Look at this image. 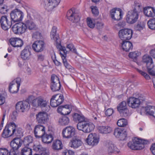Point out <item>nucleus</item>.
Segmentation results:
<instances>
[{
    "instance_id": "obj_58",
    "label": "nucleus",
    "mask_w": 155,
    "mask_h": 155,
    "mask_svg": "<svg viewBox=\"0 0 155 155\" xmlns=\"http://www.w3.org/2000/svg\"><path fill=\"white\" fill-rule=\"evenodd\" d=\"M13 141H14L12 140L10 143V146L12 148L11 150H18V149L19 148L18 147V146Z\"/></svg>"
},
{
    "instance_id": "obj_1",
    "label": "nucleus",
    "mask_w": 155,
    "mask_h": 155,
    "mask_svg": "<svg viewBox=\"0 0 155 155\" xmlns=\"http://www.w3.org/2000/svg\"><path fill=\"white\" fill-rule=\"evenodd\" d=\"M31 102L32 106L36 107H40L42 110L45 111H48L50 109L48 105V102L45 97L40 96L35 98L32 99Z\"/></svg>"
},
{
    "instance_id": "obj_29",
    "label": "nucleus",
    "mask_w": 155,
    "mask_h": 155,
    "mask_svg": "<svg viewBox=\"0 0 155 155\" xmlns=\"http://www.w3.org/2000/svg\"><path fill=\"white\" fill-rule=\"evenodd\" d=\"M12 136L20 137L22 134L21 129L18 128L17 126L14 122H12Z\"/></svg>"
},
{
    "instance_id": "obj_35",
    "label": "nucleus",
    "mask_w": 155,
    "mask_h": 155,
    "mask_svg": "<svg viewBox=\"0 0 155 155\" xmlns=\"http://www.w3.org/2000/svg\"><path fill=\"white\" fill-rule=\"evenodd\" d=\"M82 143L79 139H75L71 140L69 143V146L74 148H76L81 146Z\"/></svg>"
},
{
    "instance_id": "obj_4",
    "label": "nucleus",
    "mask_w": 155,
    "mask_h": 155,
    "mask_svg": "<svg viewBox=\"0 0 155 155\" xmlns=\"http://www.w3.org/2000/svg\"><path fill=\"white\" fill-rule=\"evenodd\" d=\"M95 126L92 123L86 120L77 125V129L85 133H89L94 128Z\"/></svg>"
},
{
    "instance_id": "obj_50",
    "label": "nucleus",
    "mask_w": 155,
    "mask_h": 155,
    "mask_svg": "<svg viewBox=\"0 0 155 155\" xmlns=\"http://www.w3.org/2000/svg\"><path fill=\"white\" fill-rule=\"evenodd\" d=\"M55 96L54 95H53L50 100V105L53 107H57L59 106Z\"/></svg>"
},
{
    "instance_id": "obj_7",
    "label": "nucleus",
    "mask_w": 155,
    "mask_h": 155,
    "mask_svg": "<svg viewBox=\"0 0 155 155\" xmlns=\"http://www.w3.org/2000/svg\"><path fill=\"white\" fill-rule=\"evenodd\" d=\"M11 19L13 23L22 20L24 16L23 12L18 9L12 11L10 13Z\"/></svg>"
},
{
    "instance_id": "obj_31",
    "label": "nucleus",
    "mask_w": 155,
    "mask_h": 155,
    "mask_svg": "<svg viewBox=\"0 0 155 155\" xmlns=\"http://www.w3.org/2000/svg\"><path fill=\"white\" fill-rule=\"evenodd\" d=\"M122 47L123 50L126 51H129L133 48L132 43L129 41H123Z\"/></svg>"
},
{
    "instance_id": "obj_23",
    "label": "nucleus",
    "mask_w": 155,
    "mask_h": 155,
    "mask_svg": "<svg viewBox=\"0 0 155 155\" xmlns=\"http://www.w3.org/2000/svg\"><path fill=\"white\" fill-rule=\"evenodd\" d=\"M9 42L14 47H21L23 44V41L19 38H11L9 39Z\"/></svg>"
},
{
    "instance_id": "obj_61",
    "label": "nucleus",
    "mask_w": 155,
    "mask_h": 155,
    "mask_svg": "<svg viewBox=\"0 0 155 155\" xmlns=\"http://www.w3.org/2000/svg\"><path fill=\"white\" fill-rule=\"evenodd\" d=\"M37 61L39 62L44 61L45 58V55L42 54H39L37 55Z\"/></svg>"
},
{
    "instance_id": "obj_43",
    "label": "nucleus",
    "mask_w": 155,
    "mask_h": 155,
    "mask_svg": "<svg viewBox=\"0 0 155 155\" xmlns=\"http://www.w3.org/2000/svg\"><path fill=\"white\" fill-rule=\"evenodd\" d=\"M69 120L68 118L64 115L59 119V122L61 125H67L69 123Z\"/></svg>"
},
{
    "instance_id": "obj_38",
    "label": "nucleus",
    "mask_w": 155,
    "mask_h": 155,
    "mask_svg": "<svg viewBox=\"0 0 155 155\" xmlns=\"http://www.w3.org/2000/svg\"><path fill=\"white\" fill-rule=\"evenodd\" d=\"M41 138L42 141L46 143H51L53 140V137L52 135L47 134L45 133Z\"/></svg>"
},
{
    "instance_id": "obj_55",
    "label": "nucleus",
    "mask_w": 155,
    "mask_h": 155,
    "mask_svg": "<svg viewBox=\"0 0 155 155\" xmlns=\"http://www.w3.org/2000/svg\"><path fill=\"white\" fill-rule=\"evenodd\" d=\"M154 67V65H153V66L151 67L150 66L149 67V68H147V71L149 74L153 76H155V70H153V68Z\"/></svg>"
},
{
    "instance_id": "obj_42",
    "label": "nucleus",
    "mask_w": 155,
    "mask_h": 155,
    "mask_svg": "<svg viewBox=\"0 0 155 155\" xmlns=\"http://www.w3.org/2000/svg\"><path fill=\"white\" fill-rule=\"evenodd\" d=\"M32 154V149L27 146L22 148L20 152V155H31Z\"/></svg>"
},
{
    "instance_id": "obj_28",
    "label": "nucleus",
    "mask_w": 155,
    "mask_h": 155,
    "mask_svg": "<svg viewBox=\"0 0 155 155\" xmlns=\"http://www.w3.org/2000/svg\"><path fill=\"white\" fill-rule=\"evenodd\" d=\"M24 24L25 25L26 30L28 29L29 30H34L36 29V25L30 16L29 18L27 19Z\"/></svg>"
},
{
    "instance_id": "obj_37",
    "label": "nucleus",
    "mask_w": 155,
    "mask_h": 155,
    "mask_svg": "<svg viewBox=\"0 0 155 155\" xmlns=\"http://www.w3.org/2000/svg\"><path fill=\"white\" fill-rule=\"evenodd\" d=\"M19 86L16 84L15 83L12 82L10 83L9 85V90L10 93H15L18 92L19 90Z\"/></svg>"
},
{
    "instance_id": "obj_11",
    "label": "nucleus",
    "mask_w": 155,
    "mask_h": 155,
    "mask_svg": "<svg viewBox=\"0 0 155 155\" xmlns=\"http://www.w3.org/2000/svg\"><path fill=\"white\" fill-rule=\"evenodd\" d=\"M99 136L96 133L90 134L86 139L87 144L92 146L97 145L99 141Z\"/></svg>"
},
{
    "instance_id": "obj_46",
    "label": "nucleus",
    "mask_w": 155,
    "mask_h": 155,
    "mask_svg": "<svg viewBox=\"0 0 155 155\" xmlns=\"http://www.w3.org/2000/svg\"><path fill=\"white\" fill-rule=\"evenodd\" d=\"M149 28L152 30H155V18L150 19L147 23Z\"/></svg>"
},
{
    "instance_id": "obj_18",
    "label": "nucleus",
    "mask_w": 155,
    "mask_h": 155,
    "mask_svg": "<svg viewBox=\"0 0 155 155\" xmlns=\"http://www.w3.org/2000/svg\"><path fill=\"white\" fill-rule=\"evenodd\" d=\"M59 48L60 51H61L63 52V53H62L61 52H60V54L62 59L63 63L64 66L67 68L70 69L71 68V66L68 63L66 59L67 51H66L65 47L64 46H61V48Z\"/></svg>"
},
{
    "instance_id": "obj_45",
    "label": "nucleus",
    "mask_w": 155,
    "mask_h": 155,
    "mask_svg": "<svg viewBox=\"0 0 155 155\" xmlns=\"http://www.w3.org/2000/svg\"><path fill=\"white\" fill-rule=\"evenodd\" d=\"M117 124L119 127H124L127 124V121L126 119L121 118L118 120Z\"/></svg>"
},
{
    "instance_id": "obj_49",
    "label": "nucleus",
    "mask_w": 155,
    "mask_h": 155,
    "mask_svg": "<svg viewBox=\"0 0 155 155\" xmlns=\"http://www.w3.org/2000/svg\"><path fill=\"white\" fill-rule=\"evenodd\" d=\"M140 53L139 52L135 51L130 53L129 56L130 58L134 60L136 59L137 57L140 55Z\"/></svg>"
},
{
    "instance_id": "obj_2",
    "label": "nucleus",
    "mask_w": 155,
    "mask_h": 155,
    "mask_svg": "<svg viewBox=\"0 0 155 155\" xmlns=\"http://www.w3.org/2000/svg\"><path fill=\"white\" fill-rule=\"evenodd\" d=\"M147 140H142L140 138L135 137L132 139V141L129 142L127 143L129 147L132 150H141L144 147V145L149 143Z\"/></svg>"
},
{
    "instance_id": "obj_30",
    "label": "nucleus",
    "mask_w": 155,
    "mask_h": 155,
    "mask_svg": "<svg viewBox=\"0 0 155 155\" xmlns=\"http://www.w3.org/2000/svg\"><path fill=\"white\" fill-rule=\"evenodd\" d=\"M142 61L143 63H146L147 68L150 66L152 67L153 65L152 58L147 55H145L142 58Z\"/></svg>"
},
{
    "instance_id": "obj_10",
    "label": "nucleus",
    "mask_w": 155,
    "mask_h": 155,
    "mask_svg": "<svg viewBox=\"0 0 155 155\" xmlns=\"http://www.w3.org/2000/svg\"><path fill=\"white\" fill-rule=\"evenodd\" d=\"M75 132V129L74 127L67 126L63 130L62 134L64 137L69 138L74 136Z\"/></svg>"
},
{
    "instance_id": "obj_62",
    "label": "nucleus",
    "mask_w": 155,
    "mask_h": 155,
    "mask_svg": "<svg viewBox=\"0 0 155 155\" xmlns=\"http://www.w3.org/2000/svg\"><path fill=\"white\" fill-rule=\"evenodd\" d=\"M92 13L95 15H97L99 13L98 9L96 7H91Z\"/></svg>"
},
{
    "instance_id": "obj_24",
    "label": "nucleus",
    "mask_w": 155,
    "mask_h": 155,
    "mask_svg": "<svg viewBox=\"0 0 155 155\" xmlns=\"http://www.w3.org/2000/svg\"><path fill=\"white\" fill-rule=\"evenodd\" d=\"M60 0H49L48 3L45 5V8L48 11H51L59 4Z\"/></svg>"
},
{
    "instance_id": "obj_33",
    "label": "nucleus",
    "mask_w": 155,
    "mask_h": 155,
    "mask_svg": "<svg viewBox=\"0 0 155 155\" xmlns=\"http://www.w3.org/2000/svg\"><path fill=\"white\" fill-rule=\"evenodd\" d=\"M144 13L147 17H153L155 16V10L153 8L148 7L144 8Z\"/></svg>"
},
{
    "instance_id": "obj_13",
    "label": "nucleus",
    "mask_w": 155,
    "mask_h": 155,
    "mask_svg": "<svg viewBox=\"0 0 155 155\" xmlns=\"http://www.w3.org/2000/svg\"><path fill=\"white\" fill-rule=\"evenodd\" d=\"M25 25L23 23H19L14 25L12 29L14 33L16 34H20L25 32L26 30Z\"/></svg>"
},
{
    "instance_id": "obj_56",
    "label": "nucleus",
    "mask_w": 155,
    "mask_h": 155,
    "mask_svg": "<svg viewBox=\"0 0 155 155\" xmlns=\"http://www.w3.org/2000/svg\"><path fill=\"white\" fill-rule=\"evenodd\" d=\"M9 150L5 148H0V155H8Z\"/></svg>"
},
{
    "instance_id": "obj_54",
    "label": "nucleus",
    "mask_w": 155,
    "mask_h": 155,
    "mask_svg": "<svg viewBox=\"0 0 155 155\" xmlns=\"http://www.w3.org/2000/svg\"><path fill=\"white\" fill-rule=\"evenodd\" d=\"M137 71L142 75L146 79L149 80L150 79V76L146 72L140 70L138 68L136 69Z\"/></svg>"
},
{
    "instance_id": "obj_25",
    "label": "nucleus",
    "mask_w": 155,
    "mask_h": 155,
    "mask_svg": "<svg viewBox=\"0 0 155 155\" xmlns=\"http://www.w3.org/2000/svg\"><path fill=\"white\" fill-rule=\"evenodd\" d=\"M30 49L31 48L29 46H27L21 51V56L23 60H28L30 58L31 56Z\"/></svg>"
},
{
    "instance_id": "obj_57",
    "label": "nucleus",
    "mask_w": 155,
    "mask_h": 155,
    "mask_svg": "<svg viewBox=\"0 0 155 155\" xmlns=\"http://www.w3.org/2000/svg\"><path fill=\"white\" fill-rule=\"evenodd\" d=\"M67 48L70 51L76 53V49L74 47L73 45L72 44H70L67 45Z\"/></svg>"
},
{
    "instance_id": "obj_36",
    "label": "nucleus",
    "mask_w": 155,
    "mask_h": 155,
    "mask_svg": "<svg viewBox=\"0 0 155 155\" xmlns=\"http://www.w3.org/2000/svg\"><path fill=\"white\" fill-rule=\"evenodd\" d=\"M145 111L147 114L153 116L155 118V107L147 106L145 107Z\"/></svg>"
},
{
    "instance_id": "obj_48",
    "label": "nucleus",
    "mask_w": 155,
    "mask_h": 155,
    "mask_svg": "<svg viewBox=\"0 0 155 155\" xmlns=\"http://www.w3.org/2000/svg\"><path fill=\"white\" fill-rule=\"evenodd\" d=\"M55 96V98L57 101V102L58 103L59 105L61 104L64 101V97L62 94L59 95L57 94L54 95Z\"/></svg>"
},
{
    "instance_id": "obj_32",
    "label": "nucleus",
    "mask_w": 155,
    "mask_h": 155,
    "mask_svg": "<svg viewBox=\"0 0 155 155\" xmlns=\"http://www.w3.org/2000/svg\"><path fill=\"white\" fill-rule=\"evenodd\" d=\"M73 117L75 121H78L77 125L81 123L84 122L86 120L85 117L81 113H75L73 115Z\"/></svg>"
},
{
    "instance_id": "obj_16",
    "label": "nucleus",
    "mask_w": 155,
    "mask_h": 155,
    "mask_svg": "<svg viewBox=\"0 0 155 155\" xmlns=\"http://www.w3.org/2000/svg\"><path fill=\"white\" fill-rule=\"evenodd\" d=\"M139 14L130 11L128 12L127 15L126 20L127 22L130 24H133L137 21Z\"/></svg>"
},
{
    "instance_id": "obj_53",
    "label": "nucleus",
    "mask_w": 155,
    "mask_h": 155,
    "mask_svg": "<svg viewBox=\"0 0 155 155\" xmlns=\"http://www.w3.org/2000/svg\"><path fill=\"white\" fill-rule=\"evenodd\" d=\"M12 140L14 141L13 142H14L18 146V147L19 148L21 146L22 144V140L20 138L15 137Z\"/></svg>"
},
{
    "instance_id": "obj_34",
    "label": "nucleus",
    "mask_w": 155,
    "mask_h": 155,
    "mask_svg": "<svg viewBox=\"0 0 155 155\" xmlns=\"http://www.w3.org/2000/svg\"><path fill=\"white\" fill-rule=\"evenodd\" d=\"M98 131L102 134H107L110 133L112 131V129L108 126H99L97 128Z\"/></svg>"
},
{
    "instance_id": "obj_14",
    "label": "nucleus",
    "mask_w": 155,
    "mask_h": 155,
    "mask_svg": "<svg viewBox=\"0 0 155 155\" xmlns=\"http://www.w3.org/2000/svg\"><path fill=\"white\" fill-rule=\"evenodd\" d=\"M57 28L55 26L52 27L51 31V39H53L56 42L55 45L57 48L58 49L62 46L61 45V42L59 37L56 33Z\"/></svg>"
},
{
    "instance_id": "obj_21",
    "label": "nucleus",
    "mask_w": 155,
    "mask_h": 155,
    "mask_svg": "<svg viewBox=\"0 0 155 155\" xmlns=\"http://www.w3.org/2000/svg\"><path fill=\"white\" fill-rule=\"evenodd\" d=\"M127 102L129 106L133 108L138 107L140 104V101L139 98L133 97L128 99Z\"/></svg>"
},
{
    "instance_id": "obj_17",
    "label": "nucleus",
    "mask_w": 155,
    "mask_h": 155,
    "mask_svg": "<svg viewBox=\"0 0 155 155\" xmlns=\"http://www.w3.org/2000/svg\"><path fill=\"white\" fill-rule=\"evenodd\" d=\"M45 45L43 41L37 40L33 44L32 48L36 52H41L43 51L45 48Z\"/></svg>"
},
{
    "instance_id": "obj_27",
    "label": "nucleus",
    "mask_w": 155,
    "mask_h": 155,
    "mask_svg": "<svg viewBox=\"0 0 155 155\" xmlns=\"http://www.w3.org/2000/svg\"><path fill=\"white\" fill-rule=\"evenodd\" d=\"M111 17L115 20H119L121 18V10L118 8L117 11L114 9L111 10L110 11Z\"/></svg>"
},
{
    "instance_id": "obj_51",
    "label": "nucleus",
    "mask_w": 155,
    "mask_h": 155,
    "mask_svg": "<svg viewBox=\"0 0 155 155\" xmlns=\"http://www.w3.org/2000/svg\"><path fill=\"white\" fill-rule=\"evenodd\" d=\"M87 24L89 27L91 28H94L95 25L94 21L89 18L87 19Z\"/></svg>"
},
{
    "instance_id": "obj_8",
    "label": "nucleus",
    "mask_w": 155,
    "mask_h": 155,
    "mask_svg": "<svg viewBox=\"0 0 155 155\" xmlns=\"http://www.w3.org/2000/svg\"><path fill=\"white\" fill-rule=\"evenodd\" d=\"M117 108L121 116L126 117L129 115V112L127 108L126 101L121 102L117 107Z\"/></svg>"
},
{
    "instance_id": "obj_63",
    "label": "nucleus",
    "mask_w": 155,
    "mask_h": 155,
    "mask_svg": "<svg viewBox=\"0 0 155 155\" xmlns=\"http://www.w3.org/2000/svg\"><path fill=\"white\" fill-rule=\"evenodd\" d=\"M41 33L37 31L36 32L34 33L32 36V37L33 38L36 39H40L41 38Z\"/></svg>"
},
{
    "instance_id": "obj_5",
    "label": "nucleus",
    "mask_w": 155,
    "mask_h": 155,
    "mask_svg": "<svg viewBox=\"0 0 155 155\" xmlns=\"http://www.w3.org/2000/svg\"><path fill=\"white\" fill-rule=\"evenodd\" d=\"M119 36L122 41H126L130 39L132 36L133 31L132 30L128 28H124L120 30L119 32Z\"/></svg>"
},
{
    "instance_id": "obj_39",
    "label": "nucleus",
    "mask_w": 155,
    "mask_h": 155,
    "mask_svg": "<svg viewBox=\"0 0 155 155\" xmlns=\"http://www.w3.org/2000/svg\"><path fill=\"white\" fill-rule=\"evenodd\" d=\"M141 5L140 4L138 3L137 1H135L133 6V9L130 11L136 12V13H138L139 14V13L141 12Z\"/></svg>"
},
{
    "instance_id": "obj_6",
    "label": "nucleus",
    "mask_w": 155,
    "mask_h": 155,
    "mask_svg": "<svg viewBox=\"0 0 155 155\" xmlns=\"http://www.w3.org/2000/svg\"><path fill=\"white\" fill-rule=\"evenodd\" d=\"M66 16L67 18L73 23H77L80 20L79 14L73 8L68 11Z\"/></svg>"
},
{
    "instance_id": "obj_22",
    "label": "nucleus",
    "mask_w": 155,
    "mask_h": 155,
    "mask_svg": "<svg viewBox=\"0 0 155 155\" xmlns=\"http://www.w3.org/2000/svg\"><path fill=\"white\" fill-rule=\"evenodd\" d=\"M71 108L69 105L66 104L64 106H61L58 107V112L61 113L64 116L69 114L71 111Z\"/></svg>"
},
{
    "instance_id": "obj_9",
    "label": "nucleus",
    "mask_w": 155,
    "mask_h": 155,
    "mask_svg": "<svg viewBox=\"0 0 155 155\" xmlns=\"http://www.w3.org/2000/svg\"><path fill=\"white\" fill-rule=\"evenodd\" d=\"M13 22L12 19H8L6 16H2L0 19L1 26L5 30H8L11 27Z\"/></svg>"
},
{
    "instance_id": "obj_40",
    "label": "nucleus",
    "mask_w": 155,
    "mask_h": 155,
    "mask_svg": "<svg viewBox=\"0 0 155 155\" xmlns=\"http://www.w3.org/2000/svg\"><path fill=\"white\" fill-rule=\"evenodd\" d=\"M33 142V138L30 136H29L24 138L22 143H23L25 147H29L30 144H31Z\"/></svg>"
},
{
    "instance_id": "obj_64",
    "label": "nucleus",
    "mask_w": 155,
    "mask_h": 155,
    "mask_svg": "<svg viewBox=\"0 0 155 155\" xmlns=\"http://www.w3.org/2000/svg\"><path fill=\"white\" fill-rule=\"evenodd\" d=\"M74 152L71 150H66L63 153V155H74Z\"/></svg>"
},
{
    "instance_id": "obj_59",
    "label": "nucleus",
    "mask_w": 155,
    "mask_h": 155,
    "mask_svg": "<svg viewBox=\"0 0 155 155\" xmlns=\"http://www.w3.org/2000/svg\"><path fill=\"white\" fill-rule=\"evenodd\" d=\"M8 155H20L18 150H11L9 151Z\"/></svg>"
},
{
    "instance_id": "obj_47",
    "label": "nucleus",
    "mask_w": 155,
    "mask_h": 155,
    "mask_svg": "<svg viewBox=\"0 0 155 155\" xmlns=\"http://www.w3.org/2000/svg\"><path fill=\"white\" fill-rule=\"evenodd\" d=\"M145 24L143 22H138L137 25L135 26L134 29L136 31H140L143 29L145 27Z\"/></svg>"
},
{
    "instance_id": "obj_52",
    "label": "nucleus",
    "mask_w": 155,
    "mask_h": 155,
    "mask_svg": "<svg viewBox=\"0 0 155 155\" xmlns=\"http://www.w3.org/2000/svg\"><path fill=\"white\" fill-rule=\"evenodd\" d=\"M58 77L55 74H52L51 76V83L54 84L57 83H60Z\"/></svg>"
},
{
    "instance_id": "obj_41",
    "label": "nucleus",
    "mask_w": 155,
    "mask_h": 155,
    "mask_svg": "<svg viewBox=\"0 0 155 155\" xmlns=\"http://www.w3.org/2000/svg\"><path fill=\"white\" fill-rule=\"evenodd\" d=\"M63 147L61 142L59 140L54 141L52 144L53 149L54 150H59L62 149Z\"/></svg>"
},
{
    "instance_id": "obj_12",
    "label": "nucleus",
    "mask_w": 155,
    "mask_h": 155,
    "mask_svg": "<svg viewBox=\"0 0 155 155\" xmlns=\"http://www.w3.org/2000/svg\"><path fill=\"white\" fill-rule=\"evenodd\" d=\"M45 127L41 125L35 126L34 130V134L36 138H41L45 134Z\"/></svg>"
},
{
    "instance_id": "obj_15",
    "label": "nucleus",
    "mask_w": 155,
    "mask_h": 155,
    "mask_svg": "<svg viewBox=\"0 0 155 155\" xmlns=\"http://www.w3.org/2000/svg\"><path fill=\"white\" fill-rule=\"evenodd\" d=\"M36 117L37 121L40 124H45L48 120L47 114L44 111L39 112Z\"/></svg>"
},
{
    "instance_id": "obj_44",
    "label": "nucleus",
    "mask_w": 155,
    "mask_h": 155,
    "mask_svg": "<svg viewBox=\"0 0 155 155\" xmlns=\"http://www.w3.org/2000/svg\"><path fill=\"white\" fill-rule=\"evenodd\" d=\"M61 87L60 82L51 84V89L53 91H59Z\"/></svg>"
},
{
    "instance_id": "obj_26",
    "label": "nucleus",
    "mask_w": 155,
    "mask_h": 155,
    "mask_svg": "<svg viewBox=\"0 0 155 155\" xmlns=\"http://www.w3.org/2000/svg\"><path fill=\"white\" fill-rule=\"evenodd\" d=\"M107 147L109 154L113 153H118L120 151L119 150L117 149L116 146L111 141L108 142L107 145Z\"/></svg>"
},
{
    "instance_id": "obj_19",
    "label": "nucleus",
    "mask_w": 155,
    "mask_h": 155,
    "mask_svg": "<svg viewBox=\"0 0 155 155\" xmlns=\"http://www.w3.org/2000/svg\"><path fill=\"white\" fill-rule=\"evenodd\" d=\"M114 134L116 137L121 140H125L127 136V133L126 131H124L118 128L114 130Z\"/></svg>"
},
{
    "instance_id": "obj_60",
    "label": "nucleus",
    "mask_w": 155,
    "mask_h": 155,
    "mask_svg": "<svg viewBox=\"0 0 155 155\" xmlns=\"http://www.w3.org/2000/svg\"><path fill=\"white\" fill-rule=\"evenodd\" d=\"M114 110L111 108H108L105 111V114L107 116H110L112 115Z\"/></svg>"
},
{
    "instance_id": "obj_3",
    "label": "nucleus",
    "mask_w": 155,
    "mask_h": 155,
    "mask_svg": "<svg viewBox=\"0 0 155 155\" xmlns=\"http://www.w3.org/2000/svg\"><path fill=\"white\" fill-rule=\"evenodd\" d=\"M34 98V96H31L25 101H20L18 102L16 104V109L18 111L24 112L27 111L30 108V104L29 102H31V100Z\"/></svg>"
},
{
    "instance_id": "obj_20",
    "label": "nucleus",
    "mask_w": 155,
    "mask_h": 155,
    "mask_svg": "<svg viewBox=\"0 0 155 155\" xmlns=\"http://www.w3.org/2000/svg\"><path fill=\"white\" fill-rule=\"evenodd\" d=\"M12 122L10 123L5 127L2 134V136L4 138H8L12 136Z\"/></svg>"
}]
</instances>
